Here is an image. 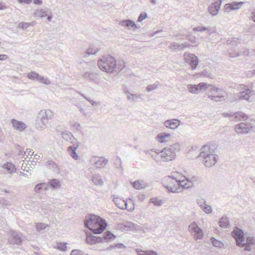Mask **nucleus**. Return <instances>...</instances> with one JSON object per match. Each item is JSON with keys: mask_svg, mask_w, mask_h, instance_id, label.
<instances>
[{"mask_svg": "<svg viewBox=\"0 0 255 255\" xmlns=\"http://www.w3.org/2000/svg\"><path fill=\"white\" fill-rule=\"evenodd\" d=\"M98 65L101 70L111 73L114 72H119L124 68L125 64L123 61H120L117 63L114 57L106 55L103 56L98 60Z\"/></svg>", "mask_w": 255, "mask_h": 255, "instance_id": "obj_1", "label": "nucleus"}, {"mask_svg": "<svg viewBox=\"0 0 255 255\" xmlns=\"http://www.w3.org/2000/svg\"><path fill=\"white\" fill-rule=\"evenodd\" d=\"M85 226L95 234H101L106 229L107 224L105 220L99 216L90 215L85 222Z\"/></svg>", "mask_w": 255, "mask_h": 255, "instance_id": "obj_2", "label": "nucleus"}, {"mask_svg": "<svg viewBox=\"0 0 255 255\" xmlns=\"http://www.w3.org/2000/svg\"><path fill=\"white\" fill-rule=\"evenodd\" d=\"M232 236L236 240L238 246L241 247L245 246V251H251V245L255 244V240L253 238L249 237L246 240H245L244 238V233L240 229L236 228L232 233Z\"/></svg>", "mask_w": 255, "mask_h": 255, "instance_id": "obj_3", "label": "nucleus"}, {"mask_svg": "<svg viewBox=\"0 0 255 255\" xmlns=\"http://www.w3.org/2000/svg\"><path fill=\"white\" fill-rule=\"evenodd\" d=\"M214 152L210 145H205L203 146L200 156L204 158L203 163L206 167H211L216 163L217 158Z\"/></svg>", "mask_w": 255, "mask_h": 255, "instance_id": "obj_4", "label": "nucleus"}, {"mask_svg": "<svg viewBox=\"0 0 255 255\" xmlns=\"http://www.w3.org/2000/svg\"><path fill=\"white\" fill-rule=\"evenodd\" d=\"M173 146L166 147L160 152V156L163 161H171L175 158V151L179 150V145L175 144Z\"/></svg>", "mask_w": 255, "mask_h": 255, "instance_id": "obj_5", "label": "nucleus"}, {"mask_svg": "<svg viewBox=\"0 0 255 255\" xmlns=\"http://www.w3.org/2000/svg\"><path fill=\"white\" fill-rule=\"evenodd\" d=\"M162 183L163 186L170 192H176L179 189L178 181L174 177V172L171 176L164 177Z\"/></svg>", "mask_w": 255, "mask_h": 255, "instance_id": "obj_6", "label": "nucleus"}, {"mask_svg": "<svg viewBox=\"0 0 255 255\" xmlns=\"http://www.w3.org/2000/svg\"><path fill=\"white\" fill-rule=\"evenodd\" d=\"M174 177L178 181L179 188H189L193 186L195 180L194 179L187 178L182 173L178 172H174Z\"/></svg>", "mask_w": 255, "mask_h": 255, "instance_id": "obj_7", "label": "nucleus"}, {"mask_svg": "<svg viewBox=\"0 0 255 255\" xmlns=\"http://www.w3.org/2000/svg\"><path fill=\"white\" fill-rule=\"evenodd\" d=\"M184 58L185 62L190 66L192 70L195 69L198 65V58L194 54L185 53L184 54Z\"/></svg>", "mask_w": 255, "mask_h": 255, "instance_id": "obj_8", "label": "nucleus"}, {"mask_svg": "<svg viewBox=\"0 0 255 255\" xmlns=\"http://www.w3.org/2000/svg\"><path fill=\"white\" fill-rule=\"evenodd\" d=\"M253 127L250 124L240 123L236 126L235 129L238 133H247L252 130Z\"/></svg>", "mask_w": 255, "mask_h": 255, "instance_id": "obj_9", "label": "nucleus"}, {"mask_svg": "<svg viewBox=\"0 0 255 255\" xmlns=\"http://www.w3.org/2000/svg\"><path fill=\"white\" fill-rule=\"evenodd\" d=\"M189 228L191 232L194 233L193 235L196 240L201 239L203 237V234L202 231L198 227L196 224H191Z\"/></svg>", "mask_w": 255, "mask_h": 255, "instance_id": "obj_10", "label": "nucleus"}, {"mask_svg": "<svg viewBox=\"0 0 255 255\" xmlns=\"http://www.w3.org/2000/svg\"><path fill=\"white\" fill-rule=\"evenodd\" d=\"M221 2L222 0H219V1H215L210 4L208 7V11L209 13L213 16L216 15L218 13Z\"/></svg>", "mask_w": 255, "mask_h": 255, "instance_id": "obj_11", "label": "nucleus"}, {"mask_svg": "<svg viewBox=\"0 0 255 255\" xmlns=\"http://www.w3.org/2000/svg\"><path fill=\"white\" fill-rule=\"evenodd\" d=\"M244 3L245 2L243 1H233L231 3L226 4L224 8L226 11L237 10L240 8L241 6L244 4Z\"/></svg>", "mask_w": 255, "mask_h": 255, "instance_id": "obj_12", "label": "nucleus"}, {"mask_svg": "<svg viewBox=\"0 0 255 255\" xmlns=\"http://www.w3.org/2000/svg\"><path fill=\"white\" fill-rule=\"evenodd\" d=\"M190 46V44L187 42H184L180 44L179 43L173 42L171 43V44L168 48L172 50H175L176 49L181 50H183L185 48L189 47Z\"/></svg>", "mask_w": 255, "mask_h": 255, "instance_id": "obj_13", "label": "nucleus"}, {"mask_svg": "<svg viewBox=\"0 0 255 255\" xmlns=\"http://www.w3.org/2000/svg\"><path fill=\"white\" fill-rule=\"evenodd\" d=\"M156 138L159 142L164 143L170 141L171 136L169 133H160L157 135Z\"/></svg>", "mask_w": 255, "mask_h": 255, "instance_id": "obj_14", "label": "nucleus"}, {"mask_svg": "<svg viewBox=\"0 0 255 255\" xmlns=\"http://www.w3.org/2000/svg\"><path fill=\"white\" fill-rule=\"evenodd\" d=\"M164 125L167 128L175 129L180 125V121L176 119L167 120L165 122Z\"/></svg>", "mask_w": 255, "mask_h": 255, "instance_id": "obj_15", "label": "nucleus"}, {"mask_svg": "<svg viewBox=\"0 0 255 255\" xmlns=\"http://www.w3.org/2000/svg\"><path fill=\"white\" fill-rule=\"evenodd\" d=\"M11 123L12 124L13 127L19 131H22L26 128V125L20 122L17 121L15 120H12L11 121Z\"/></svg>", "mask_w": 255, "mask_h": 255, "instance_id": "obj_16", "label": "nucleus"}, {"mask_svg": "<svg viewBox=\"0 0 255 255\" xmlns=\"http://www.w3.org/2000/svg\"><path fill=\"white\" fill-rule=\"evenodd\" d=\"M120 23L121 25L124 27H128L129 29L130 27L137 28L135 22L130 19L123 20L121 21Z\"/></svg>", "mask_w": 255, "mask_h": 255, "instance_id": "obj_17", "label": "nucleus"}, {"mask_svg": "<svg viewBox=\"0 0 255 255\" xmlns=\"http://www.w3.org/2000/svg\"><path fill=\"white\" fill-rule=\"evenodd\" d=\"M101 241L100 238L96 237L90 233L86 235V242L88 244H93L98 243Z\"/></svg>", "mask_w": 255, "mask_h": 255, "instance_id": "obj_18", "label": "nucleus"}, {"mask_svg": "<svg viewBox=\"0 0 255 255\" xmlns=\"http://www.w3.org/2000/svg\"><path fill=\"white\" fill-rule=\"evenodd\" d=\"M126 201L120 197H117L114 199V202L115 204L119 208L121 209H125L126 208Z\"/></svg>", "mask_w": 255, "mask_h": 255, "instance_id": "obj_19", "label": "nucleus"}, {"mask_svg": "<svg viewBox=\"0 0 255 255\" xmlns=\"http://www.w3.org/2000/svg\"><path fill=\"white\" fill-rule=\"evenodd\" d=\"M48 13V9H38L35 11L34 15L35 16L39 17H44L46 16Z\"/></svg>", "mask_w": 255, "mask_h": 255, "instance_id": "obj_20", "label": "nucleus"}, {"mask_svg": "<svg viewBox=\"0 0 255 255\" xmlns=\"http://www.w3.org/2000/svg\"><path fill=\"white\" fill-rule=\"evenodd\" d=\"M198 204L206 213L210 214L211 213L212 209L211 207L209 205L205 204L203 200H200Z\"/></svg>", "mask_w": 255, "mask_h": 255, "instance_id": "obj_21", "label": "nucleus"}, {"mask_svg": "<svg viewBox=\"0 0 255 255\" xmlns=\"http://www.w3.org/2000/svg\"><path fill=\"white\" fill-rule=\"evenodd\" d=\"M27 77L28 79L32 80H45L44 77L39 75L35 72H31L27 74Z\"/></svg>", "mask_w": 255, "mask_h": 255, "instance_id": "obj_22", "label": "nucleus"}, {"mask_svg": "<svg viewBox=\"0 0 255 255\" xmlns=\"http://www.w3.org/2000/svg\"><path fill=\"white\" fill-rule=\"evenodd\" d=\"M234 121L236 122L245 121L248 119V116L243 113H237L234 117Z\"/></svg>", "mask_w": 255, "mask_h": 255, "instance_id": "obj_23", "label": "nucleus"}, {"mask_svg": "<svg viewBox=\"0 0 255 255\" xmlns=\"http://www.w3.org/2000/svg\"><path fill=\"white\" fill-rule=\"evenodd\" d=\"M196 78H207L209 79H213L212 75L208 72L206 71H204L202 72L199 73L196 75Z\"/></svg>", "mask_w": 255, "mask_h": 255, "instance_id": "obj_24", "label": "nucleus"}, {"mask_svg": "<svg viewBox=\"0 0 255 255\" xmlns=\"http://www.w3.org/2000/svg\"><path fill=\"white\" fill-rule=\"evenodd\" d=\"M99 50V49L98 48L95 47L93 45H91L90 47L86 50V53L89 55L95 54Z\"/></svg>", "mask_w": 255, "mask_h": 255, "instance_id": "obj_25", "label": "nucleus"}, {"mask_svg": "<svg viewBox=\"0 0 255 255\" xmlns=\"http://www.w3.org/2000/svg\"><path fill=\"white\" fill-rule=\"evenodd\" d=\"M126 208L125 209H127L128 211H132L134 209V204L133 201L129 199L126 200Z\"/></svg>", "mask_w": 255, "mask_h": 255, "instance_id": "obj_26", "label": "nucleus"}, {"mask_svg": "<svg viewBox=\"0 0 255 255\" xmlns=\"http://www.w3.org/2000/svg\"><path fill=\"white\" fill-rule=\"evenodd\" d=\"M219 225L222 228H227L229 227L230 224L227 218L222 217L219 221Z\"/></svg>", "mask_w": 255, "mask_h": 255, "instance_id": "obj_27", "label": "nucleus"}, {"mask_svg": "<svg viewBox=\"0 0 255 255\" xmlns=\"http://www.w3.org/2000/svg\"><path fill=\"white\" fill-rule=\"evenodd\" d=\"M229 55L230 57L235 58L238 57L240 55V53L239 49L236 47L235 50L229 49L228 51Z\"/></svg>", "mask_w": 255, "mask_h": 255, "instance_id": "obj_28", "label": "nucleus"}, {"mask_svg": "<svg viewBox=\"0 0 255 255\" xmlns=\"http://www.w3.org/2000/svg\"><path fill=\"white\" fill-rule=\"evenodd\" d=\"M149 203L155 206H159L162 205V201L157 197H153L150 199Z\"/></svg>", "mask_w": 255, "mask_h": 255, "instance_id": "obj_29", "label": "nucleus"}, {"mask_svg": "<svg viewBox=\"0 0 255 255\" xmlns=\"http://www.w3.org/2000/svg\"><path fill=\"white\" fill-rule=\"evenodd\" d=\"M3 167L6 169L9 173H12L15 170L14 165L10 163H6L4 164Z\"/></svg>", "mask_w": 255, "mask_h": 255, "instance_id": "obj_30", "label": "nucleus"}, {"mask_svg": "<svg viewBox=\"0 0 255 255\" xmlns=\"http://www.w3.org/2000/svg\"><path fill=\"white\" fill-rule=\"evenodd\" d=\"M132 186L133 187L137 190H140L144 187V184L139 181H135L132 183Z\"/></svg>", "mask_w": 255, "mask_h": 255, "instance_id": "obj_31", "label": "nucleus"}, {"mask_svg": "<svg viewBox=\"0 0 255 255\" xmlns=\"http://www.w3.org/2000/svg\"><path fill=\"white\" fill-rule=\"evenodd\" d=\"M41 157L40 155H38L36 153H34V152L32 153V154L31 155V157L30 159H31V160H30L29 161L33 163L34 162V164H36V162L38 161V160L40 159Z\"/></svg>", "mask_w": 255, "mask_h": 255, "instance_id": "obj_32", "label": "nucleus"}, {"mask_svg": "<svg viewBox=\"0 0 255 255\" xmlns=\"http://www.w3.org/2000/svg\"><path fill=\"white\" fill-rule=\"evenodd\" d=\"M76 147H72V146H70L68 147V151L69 152L71 156L75 159H77L78 156L76 153Z\"/></svg>", "mask_w": 255, "mask_h": 255, "instance_id": "obj_33", "label": "nucleus"}, {"mask_svg": "<svg viewBox=\"0 0 255 255\" xmlns=\"http://www.w3.org/2000/svg\"><path fill=\"white\" fill-rule=\"evenodd\" d=\"M227 44L231 45L232 46L238 47V44L239 43L238 40L235 38H233L231 39H228L227 41Z\"/></svg>", "mask_w": 255, "mask_h": 255, "instance_id": "obj_34", "label": "nucleus"}, {"mask_svg": "<svg viewBox=\"0 0 255 255\" xmlns=\"http://www.w3.org/2000/svg\"><path fill=\"white\" fill-rule=\"evenodd\" d=\"M43 188H44V189H46V188L45 187V183H43L38 184L34 187V191L36 193H39Z\"/></svg>", "mask_w": 255, "mask_h": 255, "instance_id": "obj_35", "label": "nucleus"}, {"mask_svg": "<svg viewBox=\"0 0 255 255\" xmlns=\"http://www.w3.org/2000/svg\"><path fill=\"white\" fill-rule=\"evenodd\" d=\"M211 242L215 247H221L223 246V244L221 242L216 240L214 238L211 239Z\"/></svg>", "mask_w": 255, "mask_h": 255, "instance_id": "obj_36", "label": "nucleus"}, {"mask_svg": "<svg viewBox=\"0 0 255 255\" xmlns=\"http://www.w3.org/2000/svg\"><path fill=\"white\" fill-rule=\"evenodd\" d=\"M207 29V27L206 26H197L195 27H194L193 29V30L194 31H198V32H204L206 31Z\"/></svg>", "mask_w": 255, "mask_h": 255, "instance_id": "obj_37", "label": "nucleus"}, {"mask_svg": "<svg viewBox=\"0 0 255 255\" xmlns=\"http://www.w3.org/2000/svg\"><path fill=\"white\" fill-rule=\"evenodd\" d=\"M66 243H60L57 245V248L61 251H64L67 249Z\"/></svg>", "mask_w": 255, "mask_h": 255, "instance_id": "obj_38", "label": "nucleus"}, {"mask_svg": "<svg viewBox=\"0 0 255 255\" xmlns=\"http://www.w3.org/2000/svg\"><path fill=\"white\" fill-rule=\"evenodd\" d=\"M50 185L54 188H57L60 186V182L56 179H52L50 181Z\"/></svg>", "mask_w": 255, "mask_h": 255, "instance_id": "obj_39", "label": "nucleus"}, {"mask_svg": "<svg viewBox=\"0 0 255 255\" xmlns=\"http://www.w3.org/2000/svg\"><path fill=\"white\" fill-rule=\"evenodd\" d=\"M199 86H192L190 85L189 87V91L191 93H196L199 90Z\"/></svg>", "mask_w": 255, "mask_h": 255, "instance_id": "obj_40", "label": "nucleus"}, {"mask_svg": "<svg viewBox=\"0 0 255 255\" xmlns=\"http://www.w3.org/2000/svg\"><path fill=\"white\" fill-rule=\"evenodd\" d=\"M147 15L146 12L140 13L138 16L137 21L141 22L143 20L145 19L147 17Z\"/></svg>", "mask_w": 255, "mask_h": 255, "instance_id": "obj_41", "label": "nucleus"}, {"mask_svg": "<svg viewBox=\"0 0 255 255\" xmlns=\"http://www.w3.org/2000/svg\"><path fill=\"white\" fill-rule=\"evenodd\" d=\"M30 25V23L23 22H20L18 24V27L22 29H26Z\"/></svg>", "mask_w": 255, "mask_h": 255, "instance_id": "obj_42", "label": "nucleus"}, {"mask_svg": "<svg viewBox=\"0 0 255 255\" xmlns=\"http://www.w3.org/2000/svg\"><path fill=\"white\" fill-rule=\"evenodd\" d=\"M251 93L252 92L250 90H247V91L246 92V94L245 95H243L245 93V92H243L241 97H243L245 99L249 100V95L250 94H251Z\"/></svg>", "mask_w": 255, "mask_h": 255, "instance_id": "obj_43", "label": "nucleus"}, {"mask_svg": "<svg viewBox=\"0 0 255 255\" xmlns=\"http://www.w3.org/2000/svg\"><path fill=\"white\" fill-rule=\"evenodd\" d=\"M105 238V239H107V240H111V239H114L115 236L113 234H112L110 232H108L106 233Z\"/></svg>", "mask_w": 255, "mask_h": 255, "instance_id": "obj_44", "label": "nucleus"}, {"mask_svg": "<svg viewBox=\"0 0 255 255\" xmlns=\"http://www.w3.org/2000/svg\"><path fill=\"white\" fill-rule=\"evenodd\" d=\"M36 228L37 230H40L41 229H45L46 228V226L45 224L42 223H38L36 225Z\"/></svg>", "mask_w": 255, "mask_h": 255, "instance_id": "obj_45", "label": "nucleus"}, {"mask_svg": "<svg viewBox=\"0 0 255 255\" xmlns=\"http://www.w3.org/2000/svg\"><path fill=\"white\" fill-rule=\"evenodd\" d=\"M136 253L138 255H148L147 251H144L141 250H137Z\"/></svg>", "mask_w": 255, "mask_h": 255, "instance_id": "obj_46", "label": "nucleus"}, {"mask_svg": "<svg viewBox=\"0 0 255 255\" xmlns=\"http://www.w3.org/2000/svg\"><path fill=\"white\" fill-rule=\"evenodd\" d=\"M20 3L30 4L32 2V0H17Z\"/></svg>", "mask_w": 255, "mask_h": 255, "instance_id": "obj_47", "label": "nucleus"}, {"mask_svg": "<svg viewBox=\"0 0 255 255\" xmlns=\"http://www.w3.org/2000/svg\"><path fill=\"white\" fill-rule=\"evenodd\" d=\"M71 255H82L81 252L78 250H73Z\"/></svg>", "mask_w": 255, "mask_h": 255, "instance_id": "obj_48", "label": "nucleus"}, {"mask_svg": "<svg viewBox=\"0 0 255 255\" xmlns=\"http://www.w3.org/2000/svg\"><path fill=\"white\" fill-rule=\"evenodd\" d=\"M255 74V71H249L247 74V78H251L252 76Z\"/></svg>", "mask_w": 255, "mask_h": 255, "instance_id": "obj_49", "label": "nucleus"}, {"mask_svg": "<svg viewBox=\"0 0 255 255\" xmlns=\"http://www.w3.org/2000/svg\"><path fill=\"white\" fill-rule=\"evenodd\" d=\"M7 56L5 54H0V60L2 61L6 59Z\"/></svg>", "mask_w": 255, "mask_h": 255, "instance_id": "obj_50", "label": "nucleus"}, {"mask_svg": "<svg viewBox=\"0 0 255 255\" xmlns=\"http://www.w3.org/2000/svg\"><path fill=\"white\" fill-rule=\"evenodd\" d=\"M188 39L192 43H196V41L195 37H188Z\"/></svg>", "mask_w": 255, "mask_h": 255, "instance_id": "obj_51", "label": "nucleus"}, {"mask_svg": "<svg viewBox=\"0 0 255 255\" xmlns=\"http://www.w3.org/2000/svg\"><path fill=\"white\" fill-rule=\"evenodd\" d=\"M42 3V0H34V3L36 5H41Z\"/></svg>", "mask_w": 255, "mask_h": 255, "instance_id": "obj_52", "label": "nucleus"}, {"mask_svg": "<svg viewBox=\"0 0 255 255\" xmlns=\"http://www.w3.org/2000/svg\"><path fill=\"white\" fill-rule=\"evenodd\" d=\"M6 6L5 5L4 3L1 2H0V10H2L5 9Z\"/></svg>", "mask_w": 255, "mask_h": 255, "instance_id": "obj_53", "label": "nucleus"}, {"mask_svg": "<svg viewBox=\"0 0 255 255\" xmlns=\"http://www.w3.org/2000/svg\"><path fill=\"white\" fill-rule=\"evenodd\" d=\"M251 17L252 19L255 22V10L251 13Z\"/></svg>", "mask_w": 255, "mask_h": 255, "instance_id": "obj_54", "label": "nucleus"}, {"mask_svg": "<svg viewBox=\"0 0 255 255\" xmlns=\"http://www.w3.org/2000/svg\"><path fill=\"white\" fill-rule=\"evenodd\" d=\"M148 255H157L155 252L151 251L150 252H148Z\"/></svg>", "mask_w": 255, "mask_h": 255, "instance_id": "obj_55", "label": "nucleus"}, {"mask_svg": "<svg viewBox=\"0 0 255 255\" xmlns=\"http://www.w3.org/2000/svg\"><path fill=\"white\" fill-rule=\"evenodd\" d=\"M207 29H207V30H206V31H207V32H208V33L209 34H210H210H211L212 33H213V31H211V28H210V26L207 27Z\"/></svg>", "mask_w": 255, "mask_h": 255, "instance_id": "obj_56", "label": "nucleus"}, {"mask_svg": "<svg viewBox=\"0 0 255 255\" xmlns=\"http://www.w3.org/2000/svg\"><path fill=\"white\" fill-rule=\"evenodd\" d=\"M211 99H214L215 100H216V99L217 98H220V97H219L218 95H217L216 96H211Z\"/></svg>", "mask_w": 255, "mask_h": 255, "instance_id": "obj_57", "label": "nucleus"}, {"mask_svg": "<svg viewBox=\"0 0 255 255\" xmlns=\"http://www.w3.org/2000/svg\"><path fill=\"white\" fill-rule=\"evenodd\" d=\"M47 19L48 20V21H50L52 18V16L51 15H47Z\"/></svg>", "mask_w": 255, "mask_h": 255, "instance_id": "obj_58", "label": "nucleus"}, {"mask_svg": "<svg viewBox=\"0 0 255 255\" xmlns=\"http://www.w3.org/2000/svg\"><path fill=\"white\" fill-rule=\"evenodd\" d=\"M160 31H161V30H156L155 32H154L153 33L152 35L153 36V35H154L156 34L157 33H158V32H160Z\"/></svg>", "mask_w": 255, "mask_h": 255, "instance_id": "obj_59", "label": "nucleus"}, {"mask_svg": "<svg viewBox=\"0 0 255 255\" xmlns=\"http://www.w3.org/2000/svg\"><path fill=\"white\" fill-rule=\"evenodd\" d=\"M151 2L152 4H155L156 3V0H151Z\"/></svg>", "mask_w": 255, "mask_h": 255, "instance_id": "obj_60", "label": "nucleus"}, {"mask_svg": "<svg viewBox=\"0 0 255 255\" xmlns=\"http://www.w3.org/2000/svg\"><path fill=\"white\" fill-rule=\"evenodd\" d=\"M213 91L216 92V93H218V92H220L221 90L219 91V90L217 89L216 90H214Z\"/></svg>", "mask_w": 255, "mask_h": 255, "instance_id": "obj_61", "label": "nucleus"}, {"mask_svg": "<svg viewBox=\"0 0 255 255\" xmlns=\"http://www.w3.org/2000/svg\"><path fill=\"white\" fill-rule=\"evenodd\" d=\"M89 80H92V77H90L89 78Z\"/></svg>", "mask_w": 255, "mask_h": 255, "instance_id": "obj_62", "label": "nucleus"}, {"mask_svg": "<svg viewBox=\"0 0 255 255\" xmlns=\"http://www.w3.org/2000/svg\"><path fill=\"white\" fill-rule=\"evenodd\" d=\"M31 152V150H29V153H28V154H29V153H30V152Z\"/></svg>", "mask_w": 255, "mask_h": 255, "instance_id": "obj_63", "label": "nucleus"}, {"mask_svg": "<svg viewBox=\"0 0 255 255\" xmlns=\"http://www.w3.org/2000/svg\"><path fill=\"white\" fill-rule=\"evenodd\" d=\"M121 245L123 246V247H124V248H125V246H124V245H123L122 244Z\"/></svg>", "mask_w": 255, "mask_h": 255, "instance_id": "obj_64", "label": "nucleus"}]
</instances>
